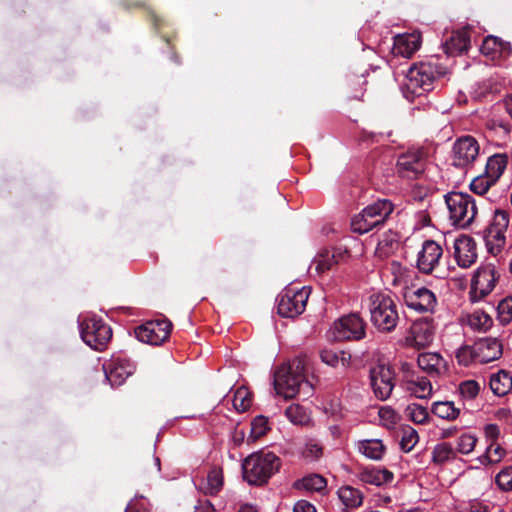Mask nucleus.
Here are the masks:
<instances>
[{"mask_svg": "<svg viewBox=\"0 0 512 512\" xmlns=\"http://www.w3.org/2000/svg\"><path fill=\"white\" fill-rule=\"evenodd\" d=\"M305 362L301 358H294L287 364L279 367L274 375V388L278 395L284 398H293L297 394L308 397L313 392L312 385L305 379Z\"/></svg>", "mask_w": 512, "mask_h": 512, "instance_id": "f257e3e1", "label": "nucleus"}, {"mask_svg": "<svg viewBox=\"0 0 512 512\" xmlns=\"http://www.w3.org/2000/svg\"><path fill=\"white\" fill-rule=\"evenodd\" d=\"M280 459L272 452H257L242 463L243 479L250 485H263L278 471Z\"/></svg>", "mask_w": 512, "mask_h": 512, "instance_id": "f03ea898", "label": "nucleus"}, {"mask_svg": "<svg viewBox=\"0 0 512 512\" xmlns=\"http://www.w3.org/2000/svg\"><path fill=\"white\" fill-rule=\"evenodd\" d=\"M369 311L372 324L380 331H392L399 320L397 305L385 293H374L369 297Z\"/></svg>", "mask_w": 512, "mask_h": 512, "instance_id": "7ed1b4c3", "label": "nucleus"}, {"mask_svg": "<svg viewBox=\"0 0 512 512\" xmlns=\"http://www.w3.org/2000/svg\"><path fill=\"white\" fill-rule=\"evenodd\" d=\"M444 198L451 224L458 228L469 227L478 213L474 198L463 192H449Z\"/></svg>", "mask_w": 512, "mask_h": 512, "instance_id": "20e7f679", "label": "nucleus"}, {"mask_svg": "<svg viewBox=\"0 0 512 512\" xmlns=\"http://www.w3.org/2000/svg\"><path fill=\"white\" fill-rule=\"evenodd\" d=\"M393 210L394 205L390 200L379 199L365 207L352 219V230L359 234L368 233L383 225Z\"/></svg>", "mask_w": 512, "mask_h": 512, "instance_id": "39448f33", "label": "nucleus"}, {"mask_svg": "<svg viewBox=\"0 0 512 512\" xmlns=\"http://www.w3.org/2000/svg\"><path fill=\"white\" fill-rule=\"evenodd\" d=\"M440 75L438 66L431 62L413 64L406 73V89L414 96H420L433 89L436 78Z\"/></svg>", "mask_w": 512, "mask_h": 512, "instance_id": "423d86ee", "label": "nucleus"}, {"mask_svg": "<svg viewBox=\"0 0 512 512\" xmlns=\"http://www.w3.org/2000/svg\"><path fill=\"white\" fill-rule=\"evenodd\" d=\"M310 292V288L306 286L286 287L278 296V314L285 318H295L302 314L306 308Z\"/></svg>", "mask_w": 512, "mask_h": 512, "instance_id": "0eeeda50", "label": "nucleus"}, {"mask_svg": "<svg viewBox=\"0 0 512 512\" xmlns=\"http://www.w3.org/2000/svg\"><path fill=\"white\" fill-rule=\"evenodd\" d=\"M83 341L92 349L102 351L112 338V330L102 319L88 318L80 323Z\"/></svg>", "mask_w": 512, "mask_h": 512, "instance_id": "6e6552de", "label": "nucleus"}, {"mask_svg": "<svg viewBox=\"0 0 512 512\" xmlns=\"http://www.w3.org/2000/svg\"><path fill=\"white\" fill-rule=\"evenodd\" d=\"M366 323L359 314L351 313L336 320L329 333L336 341L361 340L366 335Z\"/></svg>", "mask_w": 512, "mask_h": 512, "instance_id": "1a4fd4ad", "label": "nucleus"}, {"mask_svg": "<svg viewBox=\"0 0 512 512\" xmlns=\"http://www.w3.org/2000/svg\"><path fill=\"white\" fill-rule=\"evenodd\" d=\"M499 272L493 263L481 264L475 271L469 292L470 300L477 302L490 294L499 279Z\"/></svg>", "mask_w": 512, "mask_h": 512, "instance_id": "9d476101", "label": "nucleus"}, {"mask_svg": "<svg viewBox=\"0 0 512 512\" xmlns=\"http://www.w3.org/2000/svg\"><path fill=\"white\" fill-rule=\"evenodd\" d=\"M135 364L127 357L114 355L103 364L105 379L112 387L121 386L135 372Z\"/></svg>", "mask_w": 512, "mask_h": 512, "instance_id": "9b49d317", "label": "nucleus"}, {"mask_svg": "<svg viewBox=\"0 0 512 512\" xmlns=\"http://www.w3.org/2000/svg\"><path fill=\"white\" fill-rule=\"evenodd\" d=\"M369 376L375 396L380 400L389 398L395 387V373L392 368L379 363L370 368Z\"/></svg>", "mask_w": 512, "mask_h": 512, "instance_id": "f8f14e48", "label": "nucleus"}, {"mask_svg": "<svg viewBox=\"0 0 512 512\" xmlns=\"http://www.w3.org/2000/svg\"><path fill=\"white\" fill-rule=\"evenodd\" d=\"M172 324L166 319L147 321L135 328L136 338L146 344L161 345L171 333Z\"/></svg>", "mask_w": 512, "mask_h": 512, "instance_id": "ddd939ff", "label": "nucleus"}, {"mask_svg": "<svg viewBox=\"0 0 512 512\" xmlns=\"http://www.w3.org/2000/svg\"><path fill=\"white\" fill-rule=\"evenodd\" d=\"M425 170V159L420 150H408L397 160V171L405 178H417Z\"/></svg>", "mask_w": 512, "mask_h": 512, "instance_id": "4468645a", "label": "nucleus"}, {"mask_svg": "<svg viewBox=\"0 0 512 512\" xmlns=\"http://www.w3.org/2000/svg\"><path fill=\"white\" fill-rule=\"evenodd\" d=\"M443 249L434 240H426L417 255V268L424 274H430L439 265Z\"/></svg>", "mask_w": 512, "mask_h": 512, "instance_id": "2eb2a0df", "label": "nucleus"}, {"mask_svg": "<svg viewBox=\"0 0 512 512\" xmlns=\"http://www.w3.org/2000/svg\"><path fill=\"white\" fill-rule=\"evenodd\" d=\"M479 154V144L471 136L458 139L453 146V165L466 167L471 164Z\"/></svg>", "mask_w": 512, "mask_h": 512, "instance_id": "dca6fc26", "label": "nucleus"}, {"mask_svg": "<svg viewBox=\"0 0 512 512\" xmlns=\"http://www.w3.org/2000/svg\"><path fill=\"white\" fill-rule=\"evenodd\" d=\"M434 333L435 327L431 319H419L412 323L407 342L414 347L424 348L432 343Z\"/></svg>", "mask_w": 512, "mask_h": 512, "instance_id": "f3484780", "label": "nucleus"}, {"mask_svg": "<svg viewBox=\"0 0 512 512\" xmlns=\"http://www.w3.org/2000/svg\"><path fill=\"white\" fill-rule=\"evenodd\" d=\"M453 256L461 268H469L477 260L476 243L470 236L462 235L455 239Z\"/></svg>", "mask_w": 512, "mask_h": 512, "instance_id": "a211bd4d", "label": "nucleus"}, {"mask_svg": "<svg viewBox=\"0 0 512 512\" xmlns=\"http://www.w3.org/2000/svg\"><path fill=\"white\" fill-rule=\"evenodd\" d=\"M404 299L409 308L418 312H431L437 304L435 294L425 287L406 293Z\"/></svg>", "mask_w": 512, "mask_h": 512, "instance_id": "6ab92c4d", "label": "nucleus"}, {"mask_svg": "<svg viewBox=\"0 0 512 512\" xmlns=\"http://www.w3.org/2000/svg\"><path fill=\"white\" fill-rule=\"evenodd\" d=\"M474 344L478 355V363L483 364L498 360L503 354V344L496 337L480 338Z\"/></svg>", "mask_w": 512, "mask_h": 512, "instance_id": "aec40b11", "label": "nucleus"}, {"mask_svg": "<svg viewBox=\"0 0 512 512\" xmlns=\"http://www.w3.org/2000/svg\"><path fill=\"white\" fill-rule=\"evenodd\" d=\"M421 43L422 36L419 31L399 34L394 38L393 52L395 55L410 58L417 50H419Z\"/></svg>", "mask_w": 512, "mask_h": 512, "instance_id": "412c9836", "label": "nucleus"}, {"mask_svg": "<svg viewBox=\"0 0 512 512\" xmlns=\"http://www.w3.org/2000/svg\"><path fill=\"white\" fill-rule=\"evenodd\" d=\"M355 476L361 483L377 487L391 483L394 478L391 471L376 466L361 468L356 472Z\"/></svg>", "mask_w": 512, "mask_h": 512, "instance_id": "4be33fe9", "label": "nucleus"}, {"mask_svg": "<svg viewBox=\"0 0 512 512\" xmlns=\"http://www.w3.org/2000/svg\"><path fill=\"white\" fill-rule=\"evenodd\" d=\"M343 257L340 249H322L314 257L312 266L315 268L317 274H324L333 269Z\"/></svg>", "mask_w": 512, "mask_h": 512, "instance_id": "5701e85b", "label": "nucleus"}, {"mask_svg": "<svg viewBox=\"0 0 512 512\" xmlns=\"http://www.w3.org/2000/svg\"><path fill=\"white\" fill-rule=\"evenodd\" d=\"M417 363L421 370L431 376H438L447 370L446 361L440 354L434 352L419 354Z\"/></svg>", "mask_w": 512, "mask_h": 512, "instance_id": "b1692460", "label": "nucleus"}, {"mask_svg": "<svg viewBox=\"0 0 512 512\" xmlns=\"http://www.w3.org/2000/svg\"><path fill=\"white\" fill-rule=\"evenodd\" d=\"M462 322L472 331L484 333L493 326L492 317L483 310H474L462 317Z\"/></svg>", "mask_w": 512, "mask_h": 512, "instance_id": "393cba45", "label": "nucleus"}, {"mask_svg": "<svg viewBox=\"0 0 512 512\" xmlns=\"http://www.w3.org/2000/svg\"><path fill=\"white\" fill-rule=\"evenodd\" d=\"M232 405L238 414L255 412L253 393L244 385L237 387L233 391Z\"/></svg>", "mask_w": 512, "mask_h": 512, "instance_id": "a878e982", "label": "nucleus"}, {"mask_svg": "<svg viewBox=\"0 0 512 512\" xmlns=\"http://www.w3.org/2000/svg\"><path fill=\"white\" fill-rule=\"evenodd\" d=\"M470 47V36L467 30H457L445 42L444 49L448 55H458L466 52Z\"/></svg>", "mask_w": 512, "mask_h": 512, "instance_id": "bb28decb", "label": "nucleus"}, {"mask_svg": "<svg viewBox=\"0 0 512 512\" xmlns=\"http://www.w3.org/2000/svg\"><path fill=\"white\" fill-rule=\"evenodd\" d=\"M357 450L367 459L378 461L383 458L386 447L381 439L372 438L358 441Z\"/></svg>", "mask_w": 512, "mask_h": 512, "instance_id": "cd10ccee", "label": "nucleus"}, {"mask_svg": "<svg viewBox=\"0 0 512 512\" xmlns=\"http://www.w3.org/2000/svg\"><path fill=\"white\" fill-rule=\"evenodd\" d=\"M399 248V236L391 230L385 232L379 239L375 255L380 259H386L393 255Z\"/></svg>", "mask_w": 512, "mask_h": 512, "instance_id": "c85d7f7f", "label": "nucleus"}, {"mask_svg": "<svg viewBox=\"0 0 512 512\" xmlns=\"http://www.w3.org/2000/svg\"><path fill=\"white\" fill-rule=\"evenodd\" d=\"M327 481L320 474L311 473L294 483V488L307 492H322L326 489Z\"/></svg>", "mask_w": 512, "mask_h": 512, "instance_id": "c756f323", "label": "nucleus"}, {"mask_svg": "<svg viewBox=\"0 0 512 512\" xmlns=\"http://www.w3.org/2000/svg\"><path fill=\"white\" fill-rule=\"evenodd\" d=\"M490 388L497 396H505L512 390V376L509 372L500 370L490 377Z\"/></svg>", "mask_w": 512, "mask_h": 512, "instance_id": "7c9ffc66", "label": "nucleus"}, {"mask_svg": "<svg viewBox=\"0 0 512 512\" xmlns=\"http://www.w3.org/2000/svg\"><path fill=\"white\" fill-rule=\"evenodd\" d=\"M486 248L490 254L497 256L502 252L506 244V232L483 231Z\"/></svg>", "mask_w": 512, "mask_h": 512, "instance_id": "2f4dec72", "label": "nucleus"}, {"mask_svg": "<svg viewBox=\"0 0 512 512\" xmlns=\"http://www.w3.org/2000/svg\"><path fill=\"white\" fill-rule=\"evenodd\" d=\"M338 497L347 509L358 508L363 503V494L360 490L352 486H343L339 488Z\"/></svg>", "mask_w": 512, "mask_h": 512, "instance_id": "473e14b6", "label": "nucleus"}, {"mask_svg": "<svg viewBox=\"0 0 512 512\" xmlns=\"http://www.w3.org/2000/svg\"><path fill=\"white\" fill-rule=\"evenodd\" d=\"M507 157L502 154H495L488 158L485 166V171L488 177H491V181H496L503 174L507 166Z\"/></svg>", "mask_w": 512, "mask_h": 512, "instance_id": "72a5a7b5", "label": "nucleus"}, {"mask_svg": "<svg viewBox=\"0 0 512 512\" xmlns=\"http://www.w3.org/2000/svg\"><path fill=\"white\" fill-rule=\"evenodd\" d=\"M431 459L436 465H444L456 459V451L449 443H439L434 446Z\"/></svg>", "mask_w": 512, "mask_h": 512, "instance_id": "f704fd0d", "label": "nucleus"}, {"mask_svg": "<svg viewBox=\"0 0 512 512\" xmlns=\"http://www.w3.org/2000/svg\"><path fill=\"white\" fill-rule=\"evenodd\" d=\"M455 357L458 364L464 367L478 363V355L475 349V344L461 346L457 349Z\"/></svg>", "mask_w": 512, "mask_h": 512, "instance_id": "c9c22d12", "label": "nucleus"}, {"mask_svg": "<svg viewBox=\"0 0 512 512\" xmlns=\"http://www.w3.org/2000/svg\"><path fill=\"white\" fill-rule=\"evenodd\" d=\"M321 360L331 366V367H337L339 363L342 364V366H346L347 361L350 359V355L347 354L344 351H334L331 349H324L320 353Z\"/></svg>", "mask_w": 512, "mask_h": 512, "instance_id": "e433bc0d", "label": "nucleus"}, {"mask_svg": "<svg viewBox=\"0 0 512 512\" xmlns=\"http://www.w3.org/2000/svg\"><path fill=\"white\" fill-rule=\"evenodd\" d=\"M502 41L495 36H487L481 45V53L491 60L499 58L501 54Z\"/></svg>", "mask_w": 512, "mask_h": 512, "instance_id": "4c0bfd02", "label": "nucleus"}, {"mask_svg": "<svg viewBox=\"0 0 512 512\" xmlns=\"http://www.w3.org/2000/svg\"><path fill=\"white\" fill-rule=\"evenodd\" d=\"M509 226V213L503 209H496L489 225L484 229L488 231L506 232Z\"/></svg>", "mask_w": 512, "mask_h": 512, "instance_id": "58836bf2", "label": "nucleus"}, {"mask_svg": "<svg viewBox=\"0 0 512 512\" xmlns=\"http://www.w3.org/2000/svg\"><path fill=\"white\" fill-rule=\"evenodd\" d=\"M401 439L399 442L400 448L403 452H410L418 443L419 436L417 431L411 426H404L401 428Z\"/></svg>", "mask_w": 512, "mask_h": 512, "instance_id": "ea45409f", "label": "nucleus"}, {"mask_svg": "<svg viewBox=\"0 0 512 512\" xmlns=\"http://www.w3.org/2000/svg\"><path fill=\"white\" fill-rule=\"evenodd\" d=\"M222 486V471L218 468H213L207 475L205 493L216 495L221 490Z\"/></svg>", "mask_w": 512, "mask_h": 512, "instance_id": "a19ab883", "label": "nucleus"}, {"mask_svg": "<svg viewBox=\"0 0 512 512\" xmlns=\"http://www.w3.org/2000/svg\"><path fill=\"white\" fill-rule=\"evenodd\" d=\"M409 390L417 398H426L432 392L431 382L425 377H417L416 380L409 382Z\"/></svg>", "mask_w": 512, "mask_h": 512, "instance_id": "79ce46f5", "label": "nucleus"}, {"mask_svg": "<svg viewBox=\"0 0 512 512\" xmlns=\"http://www.w3.org/2000/svg\"><path fill=\"white\" fill-rule=\"evenodd\" d=\"M497 319L502 325L512 322V296L505 297L498 303Z\"/></svg>", "mask_w": 512, "mask_h": 512, "instance_id": "37998d69", "label": "nucleus"}, {"mask_svg": "<svg viewBox=\"0 0 512 512\" xmlns=\"http://www.w3.org/2000/svg\"><path fill=\"white\" fill-rule=\"evenodd\" d=\"M431 411L437 417L458 416L460 413V410L455 408L454 403L450 401L435 402Z\"/></svg>", "mask_w": 512, "mask_h": 512, "instance_id": "c03bdc74", "label": "nucleus"}, {"mask_svg": "<svg viewBox=\"0 0 512 512\" xmlns=\"http://www.w3.org/2000/svg\"><path fill=\"white\" fill-rule=\"evenodd\" d=\"M270 429L268 418H252L248 440L255 441Z\"/></svg>", "mask_w": 512, "mask_h": 512, "instance_id": "a18cd8bd", "label": "nucleus"}, {"mask_svg": "<svg viewBox=\"0 0 512 512\" xmlns=\"http://www.w3.org/2000/svg\"><path fill=\"white\" fill-rule=\"evenodd\" d=\"M495 183L496 181H491V177H488L486 173H483L471 181L470 189L475 194L484 195Z\"/></svg>", "mask_w": 512, "mask_h": 512, "instance_id": "49530a36", "label": "nucleus"}, {"mask_svg": "<svg viewBox=\"0 0 512 512\" xmlns=\"http://www.w3.org/2000/svg\"><path fill=\"white\" fill-rule=\"evenodd\" d=\"M495 482L500 490L504 492L512 491V467H504L495 476Z\"/></svg>", "mask_w": 512, "mask_h": 512, "instance_id": "de8ad7c7", "label": "nucleus"}, {"mask_svg": "<svg viewBox=\"0 0 512 512\" xmlns=\"http://www.w3.org/2000/svg\"><path fill=\"white\" fill-rule=\"evenodd\" d=\"M477 438L470 433H463L457 442L456 453L459 452L461 454L467 455L471 453L476 445Z\"/></svg>", "mask_w": 512, "mask_h": 512, "instance_id": "09e8293b", "label": "nucleus"}, {"mask_svg": "<svg viewBox=\"0 0 512 512\" xmlns=\"http://www.w3.org/2000/svg\"><path fill=\"white\" fill-rule=\"evenodd\" d=\"M480 391V385L475 380H466L460 383L459 392L467 399L475 398Z\"/></svg>", "mask_w": 512, "mask_h": 512, "instance_id": "8fccbe9b", "label": "nucleus"}, {"mask_svg": "<svg viewBox=\"0 0 512 512\" xmlns=\"http://www.w3.org/2000/svg\"><path fill=\"white\" fill-rule=\"evenodd\" d=\"M503 454L504 450L501 448V446H494L493 443H491L486 448L485 454L480 457V460L482 463H496L501 460Z\"/></svg>", "mask_w": 512, "mask_h": 512, "instance_id": "3c124183", "label": "nucleus"}, {"mask_svg": "<svg viewBox=\"0 0 512 512\" xmlns=\"http://www.w3.org/2000/svg\"><path fill=\"white\" fill-rule=\"evenodd\" d=\"M487 126L494 130L501 129L504 134H509L512 128L508 121L497 118L495 116L487 121Z\"/></svg>", "mask_w": 512, "mask_h": 512, "instance_id": "603ef678", "label": "nucleus"}, {"mask_svg": "<svg viewBox=\"0 0 512 512\" xmlns=\"http://www.w3.org/2000/svg\"><path fill=\"white\" fill-rule=\"evenodd\" d=\"M303 455L309 460H316L322 455V447L317 443H308L305 446Z\"/></svg>", "mask_w": 512, "mask_h": 512, "instance_id": "864d4df0", "label": "nucleus"}, {"mask_svg": "<svg viewBox=\"0 0 512 512\" xmlns=\"http://www.w3.org/2000/svg\"><path fill=\"white\" fill-rule=\"evenodd\" d=\"M405 416L416 417V416H429L428 411L425 407L417 404L411 403L406 407Z\"/></svg>", "mask_w": 512, "mask_h": 512, "instance_id": "5fc2aeb1", "label": "nucleus"}, {"mask_svg": "<svg viewBox=\"0 0 512 512\" xmlns=\"http://www.w3.org/2000/svg\"><path fill=\"white\" fill-rule=\"evenodd\" d=\"M293 512H317L313 504L306 500H299L295 503Z\"/></svg>", "mask_w": 512, "mask_h": 512, "instance_id": "6e6d98bb", "label": "nucleus"}, {"mask_svg": "<svg viewBox=\"0 0 512 512\" xmlns=\"http://www.w3.org/2000/svg\"><path fill=\"white\" fill-rule=\"evenodd\" d=\"M214 506L209 500H198L193 512H214Z\"/></svg>", "mask_w": 512, "mask_h": 512, "instance_id": "4d7b16f0", "label": "nucleus"}, {"mask_svg": "<svg viewBox=\"0 0 512 512\" xmlns=\"http://www.w3.org/2000/svg\"><path fill=\"white\" fill-rule=\"evenodd\" d=\"M305 415H306L305 409L302 406L297 405V404L290 405L285 410V416H287V417H290V416H305Z\"/></svg>", "mask_w": 512, "mask_h": 512, "instance_id": "13d9d810", "label": "nucleus"}, {"mask_svg": "<svg viewBox=\"0 0 512 512\" xmlns=\"http://www.w3.org/2000/svg\"><path fill=\"white\" fill-rule=\"evenodd\" d=\"M499 434H500V429L497 425H494V424L486 425L485 435L489 440L494 441L499 436Z\"/></svg>", "mask_w": 512, "mask_h": 512, "instance_id": "bf43d9fd", "label": "nucleus"}, {"mask_svg": "<svg viewBox=\"0 0 512 512\" xmlns=\"http://www.w3.org/2000/svg\"><path fill=\"white\" fill-rule=\"evenodd\" d=\"M512 54V47L509 42L502 41L501 54L499 58H508Z\"/></svg>", "mask_w": 512, "mask_h": 512, "instance_id": "052dcab7", "label": "nucleus"}, {"mask_svg": "<svg viewBox=\"0 0 512 512\" xmlns=\"http://www.w3.org/2000/svg\"><path fill=\"white\" fill-rule=\"evenodd\" d=\"M377 414L379 417L382 416H395V412L391 410L388 406H381L377 409Z\"/></svg>", "mask_w": 512, "mask_h": 512, "instance_id": "680f3d73", "label": "nucleus"}, {"mask_svg": "<svg viewBox=\"0 0 512 512\" xmlns=\"http://www.w3.org/2000/svg\"><path fill=\"white\" fill-rule=\"evenodd\" d=\"M457 430L455 426L449 427V428H443L441 430V436L442 438H448L454 434V432Z\"/></svg>", "mask_w": 512, "mask_h": 512, "instance_id": "e2e57ef3", "label": "nucleus"}, {"mask_svg": "<svg viewBox=\"0 0 512 512\" xmlns=\"http://www.w3.org/2000/svg\"><path fill=\"white\" fill-rule=\"evenodd\" d=\"M238 512H257V507L252 504H243L240 506Z\"/></svg>", "mask_w": 512, "mask_h": 512, "instance_id": "0e129e2a", "label": "nucleus"}, {"mask_svg": "<svg viewBox=\"0 0 512 512\" xmlns=\"http://www.w3.org/2000/svg\"><path fill=\"white\" fill-rule=\"evenodd\" d=\"M291 423L294 425H307L310 421V418H289Z\"/></svg>", "mask_w": 512, "mask_h": 512, "instance_id": "69168bd1", "label": "nucleus"}, {"mask_svg": "<svg viewBox=\"0 0 512 512\" xmlns=\"http://www.w3.org/2000/svg\"><path fill=\"white\" fill-rule=\"evenodd\" d=\"M329 430L333 437H339L340 436V428L337 425H332L329 427Z\"/></svg>", "mask_w": 512, "mask_h": 512, "instance_id": "338daca9", "label": "nucleus"}, {"mask_svg": "<svg viewBox=\"0 0 512 512\" xmlns=\"http://www.w3.org/2000/svg\"><path fill=\"white\" fill-rule=\"evenodd\" d=\"M418 424H427L430 420V418H411Z\"/></svg>", "mask_w": 512, "mask_h": 512, "instance_id": "774afa93", "label": "nucleus"}]
</instances>
